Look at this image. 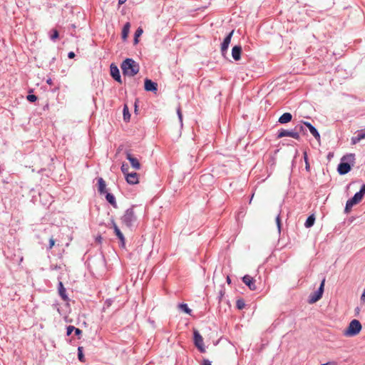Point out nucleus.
Segmentation results:
<instances>
[{
	"label": "nucleus",
	"mask_w": 365,
	"mask_h": 365,
	"mask_svg": "<svg viewBox=\"0 0 365 365\" xmlns=\"http://www.w3.org/2000/svg\"><path fill=\"white\" fill-rule=\"evenodd\" d=\"M121 69L123 74L133 76L139 71L138 64L131 58L125 59L121 64Z\"/></svg>",
	"instance_id": "obj_1"
},
{
	"label": "nucleus",
	"mask_w": 365,
	"mask_h": 365,
	"mask_svg": "<svg viewBox=\"0 0 365 365\" xmlns=\"http://www.w3.org/2000/svg\"><path fill=\"white\" fill-rule=\"evenodd\" d=\"M362 326L357 319H353L349 324L346 329L343 331V335L346 337L356 336L361 331Z\"/></svg>",
	"instance_id": "obj_2"
},
{
	"label": "nucleus",
	"mask_w": 365,
	"mask_h": 365,
	"mask_svg": "<svg viewBox=\"0 0 365 365\" xmlns=\"http://www.w3.org/2000/svg\"><path fill=\"white\" fill-rule=\"evenodd\" d=\"M135 220L134 212L132 209H128L122 217V222L126 226H131Z\"/></svg>",
	"instance_id": "obj_3"
},
{
	"label": "nucleus",
	"mask_w": 365,
	"mask_h": 365,
	"mask_svg": "<svg viewBox=\"0 0 365 365\" xmlns=\"http://www.w3.org/2000/svg\"><path fill=\"white\" fill-rule=\"evenodd\" d=\"M362 197H361V193H355V195H354V197L351 199H349L347 202H346V207H345V212L346 213H349L351 209V207L359 203L361 200H362Z\"/></svg>",
	"instance_id": "obj_4"
},
{
	"label": "nucleus",
	"mask_w": 365,
	"mask_h": 365,
	"mask_svg": "<svg viewBox=\"0 0 365 365\" xmlns=\"http://www.w3.org/2000/svg\"><path fill=\"white\" fill-rule=\"evenodd\" d=\"M194 341L195 345L197 347V349L201 351H205L204 348V344H203V339L202 336L200 334L198 331L195 330L194 331Z\"/></svg>",
	"instance_id": "obj_5"
},
{
	"label": "nucleus",
	"mask_w": 365,
	"mask_h": 365,
	"mask_svg": "<svg viewBox=\"0 0 365 365\" xmlns=\"http://www.w3.org/2000/svg\"><path fill=\"white\" fill-rule=\"evenodd\" d=\"M285 136L292 137L297 140H299L300 138L299 134L294 130H282L281 131L279 132L278 138H280Z\"/></svg>",
	"instance_id": "obj_6"
},
{
	"label": "nucleus",
	"mask_w": 365,
	"mask_h": 365,
	"mask_svg": "<svg viewBox=\"0 0 365 365\" xmlns=\"http://www.w3.org/2000/svg\"><path fill=\"white\" fill-rule=\"evenodd\" d=\"M158 83L152 81L151 80L146 78L145 80V90L146 91H153L156 93L158 91Z\"/></svg>",
	"instance_id": "obj_7"
},
{
	"label": "nucleus",
	"mask_w": 365,
	"mask_h": 365,
	"mask_svg": "<svg viewBox=\"0 0 365 365\" xmlns=\"http://www.w3.org/2000/svg\"><path fill=\"white\" fill-rule=\"evenodd\" d=\"M243 282L248 286L251 290H256L255 280L250 275H245L242 277Z\"/></svg>",
	"instance_id": "obj_8"
},
{
	"label": "nucleus",
	"mask_w": 365,
	"mask_h": 365,
	"mask_svg": "<svg viewBox=\"0 0 365 365\" xmlns=\"http://www.w3.org/2000/svg\"><path fill=\"white\" fill-rule=\"evenodd\" d=\"M111 76L118 82L121 83L120 71L117 66L112 63L110 67Z\"/></svg>",
	"instance_id": "obj_9"
},
{
	"label": "nucleus",
	"mask_w": 365,
	"mask_h": 365,
	"mask_svg": "<svg viewBox=\"0 0 365 365\" xmlns=\"http://www.w3.org/2000/svg\"><path fill=\"white\" fill-rule=\"evenodd\" d=\"M125 177L129 184L135 185L139 182L138 175L136 173H129Z\"/></svg>",
	"instance_id": "obj_10"
},
{
	"label": "nucleus",
	"mask_w": 365,
	"mask_h": 365,
	"mask_svg": "<svg viewBox=\"0 0 365 365\" xmlns=\"http://www.w3.org/2000/svg\"><path fill=\"white\" fill-rule=\"evenodd\" d=\"M234 31H232L224 39L222 45H221V51L222 54L227 51L228 48L229 44L230 43L232 36L233 35Z\"/></svg>",
	"instance_id": "obj_11"
},
{
	"label": "nucleus",
	"mask_w": 365,
	"mask_h": 365,
	"mask_svg": "<svg viewBox=\"0 0 365 365\" xmlns=\"http://www.w3.org/2000/svg\"><path fill=\"white\" fill-rule=\"evenodd\" d=\"M351 170V166L348 163H341L338 165L337 170L339 174L345 175L348 173Z\"/></svg>",
	"instance_id": "obj_12"
},
{
	"label": "nucleus",
	"mask_w": 365,
	"mask_h": 365,
	"mask_svg": "<svg viewBox=\"0 0 365 365\" xmlns=\"http://www.w3.org/2000/svg\"><path fill=\"white\" fill-rule=\"evenodd\" d=\"M127 159L130 161L132 167L135 170H139L140 168V163L138 162V159L133 157L132 155L129 153L126 155Z\"/></svg>",
	"instance_id": "obj_13"
},
{
	"label": "nucleus",
	"mask_w": 365,
	"mask_h": 365,
	"mask_svg": "<svg viewBox=\"0 0 365 365\" xmlns=\"http://www.w3.org/2000/svg\"><path fill=\"white\" fill-rule=\"evenodd\" d=\"M242 47L240 46H235L232 49V56L235 61H239L241 57Z\"/></svg>",
	"instance_id": "obj_14"
},
{
	"label": "nucleus",
	"mask_w": 365,
	"mask_h": 365,
	"mask_svg": "<svg viewBox=\"0 0 365 365\" xmlns=\"http://www.w3.org/2000/svg\"><path fill=\"white\" fill-rule=\"evenodd\" d=\"M58 294L64 301L68 300V297L66 294V290L61 282H59L58 283Z\"/></svg>",
	"instance_id": "obj_15"
},
{
	"label": "nucleus",
	"mask_w": 365,
	"mask_h": 365,
	"mask_svg": "<svg viewBox=\"0 0 365 365\" xmlns=\"http://www.w3.org/2000/svg\"><path fill=\"white\" fill-rule=\"evenodd\" d=\"M292 115L289 113H283L279 118V122L282 124L287 123L292 120Z\"/></svg>",
	"instance_id": "obj_16"
},
{
	"label": "nucleus",
	"mask_w": 365,
	"mask_h": 365,
	"mask_svg": "<svg viewBox=\"0 0 365 365\" xmlns=\"http://www.w3.org/2000/svg\"><path fill=\"white\" fill-rule=\"evenodd\" d=\"M98 191L101 194H105L106 192V185L103 178H100L98 180Z\"/></svg>",
	"instance_id": "obj_17"
},
{
	"label": "nucleus",
	"mask_w": 365,
	"mask_h": 365,
	"mask_svg": "<svg viewBox=\"0 0 365 365\" xmlns=\"http://www.w3.org/2000/svg\"><path fill=\"white\" fill-rule=\"evenodd\" d=\"M322 297V296L320 295L319 294H318L317 292H316L309 296V303L314 304V303L317 302V301H319Z\"/></svg>",
	"instance_id": "obj_18"
},
{
	"label": "nucleus",
	"mask_w": 365,
	"mask_h": 365,
	"mask_svg": "<svg viewBox=\"0 0 365 365\" xmlns=\"http://www.w3.org/2000/svg\"><path fill=\"white\" fill-rule=\"evenodd\" d=\"M365 138V133L362 132L359 134H358L356 136H354L351 138V143L352 145H355L357 143H359L361 140Z\"/></svg>",
	"instance_id": "obj_19"
},
{
	"label": "nucleus",
	"mask_w": 365,
	"mask_h": 365,
	"mask_svg": "<svg viewBox=\"0 0 365 365\" xmlns=\"http://www.w3.org/2000/svg\"><path fill=\"white\" fill-rule=\"evenodd\" d=\"M130 23H126L123 28V31H122V37L123 38L125 39L129 34V31H130Z\"/></svg>",
	"instance_id": "obj_20"
},
{
	"label": "nucleus",
	"mask_w": 365,
	"mask_h": 365,
	"mask_svg": "<svg viewBox=\"0 0 365 365\" xmlns=\"http://www.w3.org/2000/svg\"><path fill=\"white\" fill-rule=\"evenodd\" d=\"M106 200H108V202L109 203H110L112 205H113L114 207L116 206V202H115V197L113 196V195L109 193V192H106Z\"/></svg>",
	"instance_id": "obj_21"
},
{
	"label": "nucleus",
	"mask_w": 365,
	"mask_h": 365,
	"mask_svg": "<svg viewBox=\"0 0 365 365\" xmlns=\"http://www.w3.org/2000/svg\"><path fill=\"white\" fill-rule=\"evenodd\" d=\"M113 227H114V231H115V235L120 239V240L123 243L125 238H124L123 233L120 232V230H119V228L118 227V226L114 224Z\"/></svg>",
	"instance_id": "obj_22"
},
{
	"label": "nucleus",
	"mask_w": 365,
	"mask_h": 365,
	"mask_svg": "<svg viewBox=\"0 0 365 365\" xmlns=\"http://www.w3.org/2000/svg\"><path fill=\"white\" fill-rule=\"evenodd\" d=\"M314 221H315V217L313 215L309 216L305 222V224H304L305 227L307 228L311 227L314 225Z\"/></svg>",
	"instance_id": "obj_23"
},
{
	"label": "nucleus",
	"mask_w": 365,
	"mask_h": 365,
	"mask_svg": "<svg viewBox=\"0 0 365 365\" xmlns=\"http://www.w3.org/2000/svg\"><path fill=\"white\" fill-rule=\"evenodd\" d=\"M78 358L80 361H81V362H84L85 361V357H84V355H83V347L82 346H79L78 348Z\"/></svg>",
	"instance_id": "obj_24"
},
{
	"label": "nucleus",
	"mask_w": 365,
	"mask_h": 365,
	"mask_svg": "<svg viewBox=\"0 0 365 365\" xmlns=\"http://www.w3.org/2000/svg\"><path fill=\"white\" fill-rule=\"evenodd\" d=\"M143 29L141 28H138L135 33V38H134V41H135V43H138V37L140 36L143 34Z\"/></svg>",
	"instance_id": "obj_25"
},
{
	"label": "nucleus",
	"mask_w": 365,
	"mask_h": 365,
	"mask_svg": "<svg viewBox=\"0 0 365 365\" xmlns=\"http://www.w3.org/2000/svg\"><path fill=\"white\" fill-rule=\"evenodd\" d=\"M309 131L318 141L320 140V135L314 127H313Z\"/></svg>",
	"instance_id": "obj_26"
},
{
	"label": "nucleus",
	"mask_w": 365,
	"mask_h": 365,
	"mask_svg": "<svg viewBox=\"0 0 365 365\" xmlns=\"http://www.w3.org/2000/svg\"><path fill=\"white\" fill-rule=\"evenodd\" d=\"M324 284H325V279H323L322 282H321V284H320V286L319 287V289L317 291L318 292V294H319L322 296L323 292H324Z\"/></svg>",
	"instance_id": "obj_27"
},
{
	"label": "nucleus",
	"mask_w": 365,
	"mask_h": 365,
	"mask_svg": "<svg viewBox=\"0 0 365 365\" xmlns=\"http://www.w3.org/2000/svg\"><path fill=\"white\" fill-rule=\"evenodd\" d=\"M324 284H325V279H323L322 282H321V284H320V286L319 287V289L317 291L318 292V294H319L322 296L323 292H324Z\"/></svg>",
	"instance_id": "obj_28"
},
{
	"label": "nucleus",
	"mask_w": 365,
	"mask_h": 365,
	"mask_svg": "<svg viewBox=\"0 0 365 365\" xmlns=\"http://www.w3.org/2000/svg\"><path fill=\"white\" fill-rule=\"evenodd\" d=\"M180 307L181 308V309L185 312V313L188 314H190L191 313V309H189V307H187V304H182L180 305Z\"/></svg>",
	"instance_id": "obj_29"
},
{
	"label": "nucleus",
	"mask_w": 365,
	"mask_h": 365,
	"mask_svg": "<svg viewBox=\"0 0 365 365\" xmlns=\"http://www.w3.org/2000/svg\"><path fill=\"white\" fill-rule=\"evenodd\" d=\"M128 165L126 164V163H123L122 165H121V171L123 172V173L124 174V175L125 176L128 173Z\"/></svg>",
	"instance_id": "obj_30"
},
{
	"label": "nucleus",
	"mask_w": 365,
	"mask_h": 365,
	"mask_svg": "<svg viewBox=\"0 0 365 365\" xmlns=\"http://www.w3.org/2000/svg\"><path fill=\"white\" fill-rule=\"evenodd\" d=\"M123 117H124V120H128L130 118L128 108L126 106H125L124 108H123Z\"/></svg>",
	"instance_id": "obj_31"
},
{
	"label": "nucleus",
	"mask_w": 365,
	"mask_h": 365,
	"mask_svg": "<svg viewBox=\"0 0 365 365\" xmlns=\"http://www.w3.org/2000/svg\"><path fill=\"white\" fill-rule=\"evenodd\" d=\"M50 38L52 41H55L56 39H57L58 38V31L56 29H53L52 31V34L51 35Z\"/></svg>",
	"instance_id": "obj_32"
},
{
	"label": "nucleus",
	"mask_w": 365,
	"mask_h": 365,
	"mask_svg": "<svg viewBox=\"0 0 365 365\" xmlns=\"http://www.w3.org/2000/svg\"><path fill=\"white\" fill-rule=\"evenodd\" d=\"M245 304L243 300L239 299L237 301V307L239 309H242L245 307Z\"/></svg>",
	"instance_id": "obj_33"
},
{
	"label": "nucleus",
	"mask_w": 365,
	"mask_h": 365,
	"mask_svg": "<svg viewBox=\"0 0 365 365\" xmlns=\"http://www.w3.org/2000/svg\"><path fill=\"white\" fill-rule=\"evenodd\" d=\"M27 100L30 102H34L37 100V97L35 95H28Z\"/></svg>",
	"instance_id": "obj_34"
},
{
	"label": "nucleus",
	"mask_w": 365,
	"mask_h": 365,
	"mask_svg": "<svg viewBox=\"0 0 365 365\" xmlns=\"http://www.w3.org/2000/svg\"><path fill=\"white\" fill-rule=\"evenodd\" d=\"M354 160V154H349L348 155H346L343 158L342 160Z\"/></svg>",
	"instance_id": "obj_35"
},
{
	"label": "nucleus",
	"mask_w": 365,
	"mask_h": 365,
	"mask_svg": "<svg viewBox=\"0 0 365 365\" xmlns=\"http://www.w3.org/2000/svg\"><path fill=\"white\" fill-rule=\"evenodd\" d=\"M75 327L73 326H68L67 327V335L69 336L71 334L73 331H74Z\"/></svg>",
	"instance_id": "obj_36"
},
{
	"label": "nucleus",
	"mask_w": 365,
	"mask_h": 365,
	"mask_svg": "<svg viewBox=\"0 0 365 365\" xmlns=\"http://www.w3.org/2000/svg\"><path fill=\"white\" fill-rule=\"evenodd\" d=\"M55 245V240L53 237L50 238L49 240V247L48 249L51 250Z\"/></svg>",
	"instance_id": "obj_37"
},
{
	"label": "nucleus",
	"mask_w": 365,
	"mask_h": 365,
	"mask_svg": "<svg viewBox=\"0 0 365 365\" xmlns=\"http://www.w3.org/2000/svg\"><path fill=\"white\" fill-rule=\"evenodd\" d=\"M356 193H361V197H363L365 194V184L362 185L361 190Z\"/></svg>",
	"instance_id": "obj_38"
},
{
	"label": "nucleus",
	"mask_w": 365,
	"mask_h": 365,
	"mask_svg": "<svg viewBox=\"0 0 365 365\" xmlns=\"http://www.w3.org/2000/svg\"><path fill=\"white\" fill-rule=\"evenodd\" d=\"M276 222H277V227L279 228V230H280V218H279V215H278L277 217H276Z\"/></svg>",
	"instance_id": "obj_39"
},
{
	"label": "nucleus",
	"mask_w": 365,
	"mask_h": 365,
	"mask_svg": "<svg viewBox=\"0 0 365 365\" xmlns=\"http://www.w3.org/2000/svg\"><path fill=\"white\" fill-rule=\"evenodd\" d=\"M304 124L309 128L310 130L314 126L309 122H304Z\"/></svg>",
	"instance_id": "obj_40"
},
{
	"label": "nucleus",
	"mask_w": 365,
	"mask_h": 365,
	"mask_svg": "<svg viewBox=\"0 0 365 365\" xmlns=\"http://www.w3.org/2000/svg\"><path fill=\"white\" fill-rule=\"evenodd\" d=\"M74 331L76 335H80L82 332L81 329L76 328V327L74 329Z\"/></svg>",
	"instance_id": "obj_41"
},
{
	"label": "nucleus",
	"mask_w": 365,
	"mask_h": 365,
	"mask_svg": "<svg viewBox=\"0 0 365 365\" xmlns=\"http://www.w3.org/2000/svg\"><path fill=\"white\" fill-rule=\"evenodd\" d=\"M322 365H337V363L336 361H329L326 364H323Z\"/></svg>",
	"instance_id": "obj_42"
},
{
	"label": "nucleus",
	"mask_w": 365,
	"mask_h": 365,
	"mask_svg": "<svg viewBox=\"0 0 365 365\" xmlns=\"http://www.w3.org/2000/svg\"><path fill=\"white\" fill-rule=\"evenodd\" d=\"M74 56H75V53L73 51L69 52L68 54V57L69 58H74Z\"/></svg>",
	"instance_id": "obj_43"
},
{
	"label": "nucleus",
	"mask_w": 365,
	"mask_h": 365,
	"mask_svg": "<svg viewBox=\"0 0 365 365\" xmlns=\"http://www.w3.org/2000/svg\"><path fill=\"white\" fill-rule=\"evenodd\" d=\"M203 365H211V362L207 359H205L203 361Z\"/></svg>",
	"instance_id": "obj_44"
},
{
	"label": "nucleus",
	"mask_w": 365,
	"mask_h": 365,
	"mask_svg": "<svg viewBox=\"0 0 365 365\" xmlns=\"http://www.w3.org/2000/svg\"><path fill=\"white\" fill-rule=\"evenodd\" d=\"M361 300L363 301L364 302H365V290L364 291L361 296Z\"/></svg>",
	"instance_id": "obj_45"
},
{
	"label": "nucleus",
	"mask_w": 365,
	"mask_h": 365,
	"mask_svg": "<svg viewBox=\"0 0 365 365\" xmlns=\"http://www.w3.org/2000/svg\"><path fill=\"white\" fill-rule=\"evenodd\" d=\"M178 116H179V118H180V121H182V114H181L180 108L178 109Z\"/></svg>",
	"instance_id": "obj_46"
},
{
	"label": "nucleus",
	"mask_w": 365,
	"mask_h": 365,
	"mask_svg": "<svg viewBox=\"0 0 365 365\" xmlns=\"http://www.w3.org/2000/svg\"><path fill=\"white\" fill-rule=\"evenodd\" d=\"M127 1V0H118V5L120 6L123 4H125Z\"/></svg>",
	"instance_id": "obj_47"
},
{
	"label": "nucleus",
	"mask_w": 365,
	"mask_h": 365,
	"mask_svg": "<svg viewBox=\"0 0 365 365\" xmlns=\"http://www.w3.org/2000/svg\"><path fill=\"white\" fill-rule=\"evenodd\" d=\"M227 282L230 284L231 282L230 278L229 277H227Z\"/></svg>",
	"instance_id": "obj_48"
},
{
	"label": "nucleus",
	"mask_w": 365,
	"mask_h": 365,
	"mask_svg": "<svg viewBox=\"0 0 365 365\" xmlns=\"http://www.w3.org/2000/svg\"><path fill=\"white\" fill-rule=\"evenodd\" d=\"M306 168H307H307H309V165H308V163H307Z\"/></svg>",
	"instance_id": "obj_49"
},
{
	"label": "nucleus",
	"mask_w": 365,
	"mask_h": 365,
	"mask_svg": "<svg viewBox=\"0 0 365 365\" xmlns=\"http://www.w3.org/2000/svg\"><path fill=\"white\" fill-rule=\"evenodd\" d=\"M51 80H48V81H47V83H51Z\"/></svg>",
	"instance_id": "obj_50"
}]
</instances>
